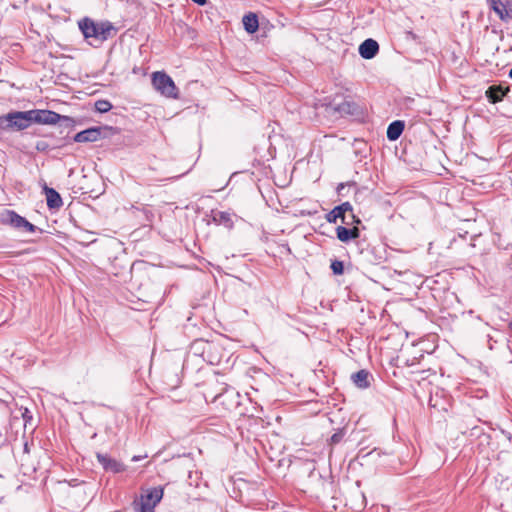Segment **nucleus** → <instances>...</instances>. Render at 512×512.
<instances>
[{
    "label": "nucleus",
    "instance_id": "c9c22d12",
    "mask_svg": "<svg viewBox=\"0 0 512 512\" xmlns=\"http://www.w3.org/2000/svg\"><path fill=\"white\" fill-rule=\"evenodd\" d=\"M409 34H410L413 38H415V35L413 34V32H409Z\"/></svg>",
    "mask_w": 512,
    "mask_h": 512
},
{
    "label": "nucleus",
    "instance_id": "7c9ffc66",
    "mask_svg": "<svg viewBox=\"0 0 512 512\" xmlns=\"http://www.w3.org/2000/svg\"><path fill=\"white\" fill-rule=\"evenodd\" d=\"M222 397H223V394H219V395H216L213 400L217 401V400L221 399Z\"/></svg>",
    "mask_w": 512,
    "mask_h": 512
},
{
    "label": "nucleus",
    "instance_id": "f257e3e1",
    "mask_svg": "<svg viewBox=\"0 0 512 512\" xmlns=\"http://www.w3.org/2000/svg\"><path fill=\"white\" fill-rule=\"evenodd\" d=\"M32 123L73 128L75 120L69 116L60 115L51 110L32 109L28 111H13L0 116V130L21 131L27 129Z\"/></svg>",
    "mask_w": 512,
    "mask_h": 512
},
{
    "label": "nucleus",
    "instance_id": "c756f323",
    "mask_svg": "<svg viewBox=\"0 0 512 512\" xmlns=\"http://www.w3.org/2000/svg\"><path fill=\"white\" fill-rule=\"evenodd\" d=\"M194 3L198 5H205L207 0H192Z\"/></svg>",
    "mask_w": 512,
    "mask_h": 512
},
{
    "label": "nucleus",
    "instance_id": "473e14b6",
    "mask_svg": "<svg viewBox=\"0 0 512 512\" xmlns=\"http://www.w3.org/2000/svg\"><path fill=\"white\" fill-rule=\"evenodd\" d=\"M509 77L512 78V68L509 71Z\"/></svg>",
    "mask_w": 512,
    "mask_h": 512
},
{
    "label": "nucleus",
    "instance_id": "f704fd0d",
    "mask_svg": "<svg viewBox=\"0 0 512 512\" xmlns=\"http://www.w3.org/2000/svg\"><path fill=\"white\" fill-rule=\"evenodd\" d=\"M286 249H287L288 252H291V250H290L288 245H286Z\"/></svg>",
    "mask_w": 512,
    "mask_h": 512
},
{
    "label": "nucleus",
    "instance_id": "aec40b11",
    "mask_svg": "<svg viewBox=\"0 0 512 512\" xmlns=\"http://www.w3.org/2000/svg\"><path fill=\"white\" fill-rule=\"evenodd\" d=\"M22 418L24 421V428H29L31 431H34L35 426L33 424V415L27 408L22 412Z\"/></svg>",
    "mask_w": 512,
    "mask_h": 512
},
{
    "label": "nucleus",
    "instance_id": "0eeeda50",
    "mask_svg": "<svg viewBox=\"0 0 512 512\" xmlns=\"http://www.w3.org/2000/svg\"><path fill=\"white\" fill-rule=\"evenodd\" d=\"M100 136L101 129L99 127H92L77 133L73 139L78 143L95 142Z\"/></svg>",
    "mask_w": 512,
    "mask_h": 512
},
{
    "label": "nucleus",
    "instance_id": "412c9836",
    "mask_svg": "<svg viewBox=\"0 0 512 512\" xmlns=\"http://www.w3.org/2000/svg\"><path fill=\"white\" fill-rule=\"evenodd\" d=\"M112 108V104L107 100H98L95 103V109L100 113L108 112Z\"/></svg>",
    "mask_w": 512,
    "mask_h": 512
},
{
    "label": "nucleus",
    "instance_id": "72a5a7b5",
    "mask_svg": "<svg viewBox=\"0 0 512 512\" xmlns=\"http://www.w3.org/2000/svg\"><path fill=\"white\" fill-rule=\"evenodd\" d=\"M347 220L352 221L350 216H349V213H347Z\"/></svg>",
    "mask_w": 512,
    "mask_h": 512
},
{
    "label": "nucleus",
    "instance_id": "6e6552de",
    "mask_svg": "<svg viewBox=\"0 0 512 512\" xmlns=\"http://www.w3.org/2000/svg\"><path fill=\"white\" fill-rule=\"evenodd\" d=\"M372 375L365 369L359 370L351 375L354 385L360 389H366L371 385Z\"/></svg>",
    "mask_w": 512,
    "mask_h": 512
},
{
    "label": "nucleus",
    "instance_id": "e433bc0d",
    "mask_svg": "<svg viewBox=\"0 0 512 512\" xmlns=\"http://www.w3.org/2000/svg\"><path fill=\"white\" fill-rule=\"evenodd\" d=\"M511 326H512V321H511Z\"/></svg>",
    "mask_w": 512,
    "mask_h": 512
},
{
    "label": "nucleus",
    "instance_id": "39448f33",
    "mask_svg": "<svg viewBox=\"0 0 512 512\" xmlns=\"http://www.w3.org/2000/svg\"><path fill=\"white\" fill-rule=\"evenodd\" d=\"M96 458L106 471L119 473L125 470V466L122 463L109 457L107 454L96 453Z\"/></svg>",
    "mask_w": 512,
    "mask_h": 512
},
{
    "label": "nucleus",
    "instance_id": "f8f14e48",
    "mask_svg": "<svg viewBox=\"0 0 512 512\" xmlns=\"http://www.w3.org/2000/svg\"><path fill=\"white\" fill-rule=\"evenodd\" d=\"M244 29L252 34L255 33L258 30L259 22L258 17L255 13L249 12L248 14L243 16L242 19Z\"/></svg>",
    "mask_w": 512,
    "mask_h": 512
},
{
    "label": "nucleus",
    "instance_id": "b1692460",
    "mask_svg": "<svg viewBox=\"0 0 512 512\" xmlns=\"http://www.w3.org/2000/svg\"><path fill=\"white\" fill-rule=\"evenodd\" d=\"M35 148L39 152H47L50 149V145L44 140H39L36 142Z\"/></svg>",
    "mask_w": 512,
    "mask_h": 512
},
{
    "label": "nucleus",
    "instance_id": "7ed1b4c3",
    "mask_svg": "<svg viewBox=\"0 0 512 512\" xmlns=\"http://www.w3.org/2000/svg\"><path fill=\"white\" fill-rule=\"evenodd\" d=\"M152 85L156 91L167 98L177 99L179 89L173 79L163 71H156L152 74Z\"/></svg>",
    "mask_w": 512,
    "mask_h": 512
},
{
    "label": "nucleus",
    "instance_id": "bb28decb",
    "mask_svg": "<svg viewBox=\"0 0 512 512\" xmlns=\"http://www.w3.org/2000/svg\"><path fill=\"white\" fill-rule=\"evenodd\" d=\"M199 344H203L204 345L203 352H205L206 350H210L212 348V344L209 343V342H199Z\"/></svg>",
    "mask_w": 512,
    "mask_h": 512
},
{
    "label": "nucleus",
    "instance_id": "a878e982",
    "mask_svg": "<svg viewBox=\"0 0 512 512\" xmlns=\"http://www.w3.org/2000/svg\"><path fill=\"white\" fill-rule=\"evenodd\" d=\"M355 496L360 498V503L357 505L356 509L357 510L363 509L365 507V505H366L364 494L361 493L360 491L356 490L355 491Z\"/></svg>",
    "mask_w": 512,
    "mask_h": 512
},
{
    "label": "nucleus",
    "instance_id": "393cba45",
    "mask_svg": "<svg viewBox=\"0 0 512 512\" xmlns=\"http://www.w3.org/2000/svg\"><path fill=\"white\" fill-rule=\"evenodd\" d=\"M344 437V433L343 431H337L335 432L331 438H330V443L331 444H338L339 442H341V440L343 439Z\"/></svg>",
    "mask_w": 512,
    "mask_h": 512
},
{
    "label": "nucleus",
    "instance_id": "a211bd4d",
    "mask_svg": "<svg viewBox=\"0 0 512 512\" xmlns=\"http://www.w3.org/2000/svg\"><path fill=\"white\" fill-rule=\"evenodd\" d=\"M163 497V489L161 488H153L146 495L141 498L145 499L148 502L157 504L161 501Z\"/></svg>",
    "mask_w": 512,
    "mask_h": 512
},
{
    "label": "nucleus",
    "instance_id": "9d476101",
    "mask_svg": "<svg viewBox=\"0 0 512 512\" xmlns=\"http://www.w3.org/2000/svg\"><path fill=\"white\" fill-rule=\"evenodd\" d=\"M509 92V88L508 87H502V86H496V85H493V86H490L486 92H485V95L487 97V99L489 100V102L495 104L497 102H500L503 97Z\"/></svg>",
    "mask_w": 512,
    "mask_h": 512
},
{
    "label": "nucleus",
    "instance_id": "c85d7f7f",
    "mask_svg": "<svg viewBox=\"0 0 512 512\" xmlns=\"http://www.w3.org/2000/svg\"><path fill=\"white\" fill-rule=\"evenodd\" d=\"M500 0H491V8L494 10L496 5H500Z\"/></svg>",
    "mask_w": 512,
    "mask_h": 512
},
{
    "label": "nucleus",
    "instance_id": "1a4fd4ad",
    "mask_svg": "<svg viewBox=\"0 0 512 512\" xmlns=\"http://www.w3.org/2000/svg\"><path fill=\"white\" fill-rule=\"evenodd\" d=\"M336 235L341 242L347 243L357 239L360 236V231L357 227L346 228L344 226H338L336 228Z\"/></svg>",
    "mask_w": 512,
    "mask_h": 512
},
{
    "label": "nucleus",
    "instance_id": "4468645a",
    "mask_svg": "<svg viewBox=\"0 0 512 512\" xmlns=\"http://www.w3.org/2000/svg\"><path fill=\"white\" fill-rule=\"evenodd\" d=\"M357 109V105L349 101H344L335 108V110L341 115H355L357 113Z\"/></svg>",
    "mask_w": 512,
    "mask_h": 512
},
{
    "label": "nucleus",
    "instance_id": "f03ea898",
    "mask_svg": "<svg viewBox=\"0 0 512 512\" xmlns=\"http://www.w3.org/2000/svg\"><path fill=\"white\" fill-rule=\"evenodd\" d=\"M79 28L91 45L97 46L106 41L113 30L110 23H95L89 18L79 22Z\"/></svg>",
    "mask_w": 512,
    "mask_h": 512
},
{
    "label": "nucleus",
    "instance_id": "f3484780",
    "mask_svg": "<svg viewBox=\"0 0 512 512\" xmlns=\"http://www.w3.org/2000/svg\"><path fill=\"white\" fill-rule=\"evenodd\" d=\"M494 11L498 14L502 21H508L512 19V7L506 4L496 5Z\"/></svg>",
    "mask_w": 512,
    "mask_h": 512
},
{
    "label": "nucleus",
    "instance_id": "4be33fe9",
    "mask_svg": "<svg viewBox=\"0 0 512 512\" xmlns=\"http://www.w3.org/2000/svg\"><path fill=\"white\" fill-rule=\"evenodd\" d=\"M157 504L151 503L146 501L145 499L141 498L139 503V511L140 512H154V508Z\"/></svg>",
    "mask_w": 512,
    "mask_h": 512
},
{
    "label": "nucleus",
    "instance_id": "9b49d317",
    "mask_svg": "<svg viewBox=\"0 0 512 512\" xmlns=\"http://www.w3.org/2000/svg\"><path fill=\"white\" fill-rule=\"evenodd\" d=\"M44 192L48 208L59 209L63 205L62 198L55 189L45 186Z\"/></svg>",
    "mask_w": 512,
    "mask_h": 512
},
{
    "label": "nucleus",
    "instance_id": "6ab92c4d",
    "mask_svg": "<svg viewBox=\"0 0 512 512\" xmlns=\"http://www.w3.org/2000/svg\"><path fill=\"white\" fill-rule=\"evenodd\" d=\"M214 220L217 223L222 224L227 228H231L233 226L231 214L228 212H223V211L217 212L214 215Z\"/></svg>",
    "mask_w": 512,
    "mask_h": 512
},
{
    "label": "nucleus",
    "instance_id": "cd10ccee",
    "mask_svg": "<svg viewBox=\"0 0 512 512\" xmlns=\"http://www.w3.org/2000/svg\"><path fill=\"white\" fill-rule=\"evenodd\" d=\"M347 185H351L350 183H347V184H344V183H340L337 187V192L339 194H342V190L347 186Z\"/></svg>",
    "mask_w": 512,
    "mask_h": 512
},
{
    "label": "nucleus",
    "instance_id": "2f4dec72",
    "mask_svg": "<svg viewBox=\"0 0 512 512\" xmlns=\"http://www.w3.org/2000/svg\"><path fill=\"white\" fill-rule=\"evenodd\" d=\"M138 460H139V457H137V456H134V457L132 458V461H138Z\"/></svg>",
    "mask_w": 512,
    "mask_h": 512
},
{
    "label": "nucleus",
    "instance_id": "dca6fc26",
    "mask_svg": "<svg viewBox=\"0 0 512 512\" xmlns=\"http://www.w3.org/2000/svg\"><path fill=\"white\" fill-rule=\"evenodd\" d=\"M337 207H334L329 213H327L326 215V220L329 222V223H334L336 224L337 221L340 219L341 222L345 225H351L352 222L347 220V216H343L342 213H337Z\"/></svg>",
    "mask_w": 512,
    "mask_h": 512
},
{
    "label": "nucleus",
    "instance_id": "2eb2a0df",
    "mask_svg": "<svg viewBox=\"0 0 512 512\" xmlns=\"http://www.w3.org/2000/svg\"><path fill=\"white\" fill-rule=\"evenodd\" d=\"M337 207V213H342L343 216H347V213H349V216L351 218L352 224H359L360 219L356 217L353 213L352 205L349 202H344L341 205L336 206Z\"/></svg>",
    "mask_w": 512,
    "mask_h": 512
},
{
    "label": "nucleus",
    "instance_id": "20e7f679",
    "mask_svg": "<svg viewBox=\"0 0 512 512\" xmlns=\"http://www.w3.org/2000/svg\"><path fill=\"white\" fill-rule=\"evenodd\" d=\"M0 221L3 225H9L15 229L29 233H33L37 229L35 225L30 223L28 220L13 210H5L3 213H1Z\"/></svg>",
    "mask_w": 512,
    "mask_h": 512
},
{
    "label": "nucleus",
    "instance_id": "ddd939ff",
    "mask_svg": "<svg viewBox=\"0 0 512 512\" xmlns=\"http://www.w3.org/2000/svg\"><path fill=\"white\" fill-rule=\"evenodd\" d=\"M403 130H404V122L400 121V120H396V121L392 122L391 124H389V126L387 128V138L390 141H395L401 136Z\"/></svg>",
    "mask_w": 512,
    "mask_h": 512
},
{
    "label": "nucleus",
    "instance_id": "5701e85b",
    "mask_svg": "<svg viewBox=\"0 0 512 512\" xmlns=\"http://www.w3.org/2000/svg\"><path fill=\"white\" fill-rule=\"evenodd\" d=\"M331 270L335 275H342L344 272V264L340 260H334L330 265Z\"/></svg>",
    "mask_w": 512,
    "mask_h": 512
},
{
    "label": "nucleus",
    "instance_id": "423d86ee",
    "mask_svg": "<svg viewBox=\"0 0 512 512\" xmlns=\"http://www.w3.org/2000/svg\"><path fill=\"white\" fill-rule=\"evenodd\" d=\"M379 51V44L374 39L368 38L359 46V54L364 59L374 58Z\"/></svg>",
    "mask_w": 512,
    "mask_h": 512
}]
</instances>
